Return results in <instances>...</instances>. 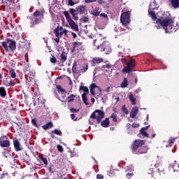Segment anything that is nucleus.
I'll list each match as a JSON object with an SVG mask.
<instances>
[{
  "mask_svg": "<svg viewBox=\"0 0 179 179\" xmlns=\"http://www.w3.org/2000/svg\"><path fill=\"white\" fill-rule=\"evenodd\" d=\"M172 23H174V20L170 17V14L167 13H164L163 16L161 17V19L157 20V24L162 26L166 33H173V31H176V27L171 24Z\"/></svg>",
  "mask_w": 179,
  "mask_h": 179,
  "instance_id": "obj_1",
  "label": "nucleus"
},
{
  "mask_svg": "<svg viewBox=\"0 0 179 179\" xmlns=\"http://www.w3.org/2000/svg\"><path fill=\"white\" fill-rule=\"evenodd\" d=\"M145 144L146 140L136 139L131 143L130 149L134 155H145L149 150Z\"/></svg>",
  "mask_w": 179,
  "mask_h": 179,
  "instance_id": "obj_2",
  "label": "nucleus"
},
{
  "mask_svg": "<svg viewBox=\"0 0 179 179\" xmlns=\"http://www.w3.org/2000/svg\"><path fill=\"white\" fill-rule=\"evenodd\" d=\"M69 13L72 15L74 20H79V16L78 15H86L87 14V9L86 6H78L75 8H70Z\"/></svg>",
  "mask_w": 179,
  "mask_h": 179,
  "instance_id": "obj_3",
  "label": "nucleus"
},
{
  "mask_svg": "<svg viewBox=\"0 0 179 179\" xmlns=\"http://www.w3.org/2000/svg\"><path fill=\"white\" fill-rule=\"evenodd\" d=\"M1 44L2 47L4 48L5 51H6V52L16 50V41L10 38H6L5 41H3Z\"/></svg>",
  "mask_w": 179,
  "mask_h": 179,
  "instance_id": "obj_4",
  "label": "nucleus"
},
{
  "mask_svg": "<svg viewBox=\"0 0 179 179\" xmlns=\"http://www.w3.org/2000/svg\"><path fill=\"white\" fill-rule=\"evenodd\" d=\"M33 16L35 18L34 21L31 22V25L30 27H34L36 24H38L43 22V19H44V12L36 10V11L33 13Z\"/></svg>",
  "mask_w": 179,
  "mask_h": 179,
  "instance_id": "obj_5",
  "label": "nucleus"
},
{
  "mask_svg": "<svg viewBox=\"0 0 179 179\" xmlns=\"http://www.w3.org/2000/svg\"><path fill=\"white\" fill-rule=\"evenodd\" d=\"M63 15H64L70 27L75 30V31H79V27L75 23V21L72 20V18L71 17V15H69V12L64 11Z\"/></svg>",
  "mask_w": 179,
  "mask_h": 179,
  "instance_id": "obj_6",
  "label": "nucleus"
},
{
  "mask_svg": "<svg viewBox=\"0 0 179 179\" xmlns=\"http://www.w3.org/2000/svg\"><path fill=\"white\" fill-rule=\"evenodd\" d=\"M130 16V11H126L122 13L120 16V22L124 26H127V24H129V22H131V20L129 19Z\"/></svg>",
  "mask_w": 179,
  "mask_h": 179,
  "instance_id": "obj_7",
  "label": "nucleus"
},
{
  "mask_svg": "<svg viewBox=\"0 0 179 179\" xmlns=\"http://www.w3.org/2000/svg\"><path fill=\"white\" fill-rule=\"evenodd\" d=\"M0 146L1 148H10V141L6 136H2L0 137Z\"/></svg>",
  "mask_w": 179,
  "mask_h": 179,
  "instance_id": "obj_8",
  "label": "nucleus"
},
{
  "mask_svg": "<svg viewBox=\"0 0 179 179\" xmlns=\"http://www.w3.org/2000/svg\"><path fill=\"white\" fill-rule=\"evenodd\" d=\"M73 48L71 49V52H75V51H82L83 48V43L79 41H74L73 43Z\"/></svg>",
  "mask_w": 179,
  "mask_h": 179,
  "instance_id": "obj_9",
  "label": "nucleus"
},
{
  "mask_svg": "<svg viewBox=\"0 0 179 179\" xmlns=\"http://www.w3.org/2000/svg\"><path fill=\"white\" fill-rule=\"evenodd\" d=\"M148 15H150V16L152 19V20L154 22H155L156 24H157V20H159V19H162V17H163V15H162V16H159V18H157V16L156 15V13H155V11H152L150 9L148 10Z\"/></svg>",
  "mask_w": 179,
  "mask_h": 179,
  "instance_id": "obj_10",
  "label": "nucleus"
},
{
  "mask_svg": "<svg viewBox=\"0 0 179 179\" xmlns=\"http://www.w3.org/2000/svg\"><path fill=\"white\" fill-rule=\"evenodd\" d=\"M95 113H98V115L96 116V121L98 124H100L101 122V120L104 118V111L101 110H96Z\"/></svg>",
  "mask_w": 179,
  "mask_h": 179,
  "instance_id": "obj_11",
  "label": "nucleus"
},
{
  "mask_svg": "<svg viewBox=\"0 0 179 179\" xmlns=\"http://www.w3.org/2000/svg\"><path fill=\"white\" fill-rule=\"evenodd\" d=\"M13 142L14 148L16 150V152H20V150H22V148L20 147V143L19 142V140L15 138Z\"/></svg>",
  "mask_w": 179,
  "mask_h": 179,
  "instance_id": "obj_12",
  "label": "nucleus"
},
{
  "mask_svg": "<svg viewBox=\"0 0 179 179\" xmlns=\"http://www.w3.org/2000/svg\"><path fill=\"white\" fill-rule=\"evenodd\" d=\"M96 87H98L99 90L101 92V88L99 87L96 83H92L90 85V93L92 96H96V92H94V89H96Z\"/></svg>",
  "mask_w": 179,
  "mask_h": 179,
  "instance_id": "obj_13",
  "label": "nucleus"
},
{
  "mask_svg": "<svg viewBox=\"0 0 179 179\" xmlns=\"http://www.w3.org/2000/svg\"><path fill=\"white\" fill-rule=\"evenodd\" d=\"M138 113H139V109L138 107L133 108L130 113V118H135L138 115Z\"/></svg>",
  "mask_w": 179,
  "mask_h": 179,
  "instance_id": "obj_14",
  "label": "nucleus"
},
{
  "mask_svg": "<svg viewBox=\"0 0 179 179\" xmlns=\"http://www.w3.org/2000/svg\"><path fill=\"white\" fill-rule=\"evenodd\" d=\"M100 8L99 7H92V10L91 11V15H93V16L97 17L100 15Z\"/></svg>",
  "mask_w": 179,
  "mask_h": 179,
  "instance_id": "obj_15",
  "label": "nucleus"
},
{
  "mask_svg": "<svg viewBox=\"0 0 179 179\" xmlns=\"http://www.w3.org/2000/svg\"><path fill=\"white\" fill-rule=\"evenodd\" d=\"M101 125L103 128H107V127H110V120H108V117H106L104 120H103L101 122Z\"/></svg>",
  "mask_w": 179,
  "mask_h": 179,
  "instance_id": "obj_16",
  "label": "nucleus"
},
{
  "mask_svg": "<svg viewBox=\"0 0 179 179\" xmlns=\"http://www.w3.org/2000/svg\"><path fill=\"white\" fill-rule=\"evenodd\" d=\"M127 65H128L130 69L135 68V66H136V64H135V59H129V62L127 63Z\"/></svg>",
  "mask_w": 179,
  "mask_h": 179,
  "instance_id": "obj_17",
  "label": "nucleus"
},
{
  "mask_svg": "<svg viewBox=\"0 0 179 179\" xmlns=\"http://www.w3.org/2000/svg\"><path fill=\"white\" fill-rule=\"evenodd\" d=\"M171 3L175 9H177V8H179V0H170Z\"/></svg>",
  "mask_w": 179,
  "mask_h": 179,
  "instance_id": "obj_18",
  "label": "nucleus"
},
{
  "mask_svg": "<svg viewBox=\"0 0 179 179\" xmlns=\"http://www.w3.org/2000/svg\"><path fill=\"white\" fill-rule=\"evenodd\" d=\"M78 66V64L76 62H74L73 64V66H72V72L73 73H76V75H78V73H79V71H78V69H76Z\"/></svg>",
  "mask_w": 179,
  "mask_h": 179,
  "instance_id": "obj_19",
  "label": "nucleus"
},
{
  "mask_svg": "<svg viewBox=\"0 0 179 179\" xmlns=\"http://www.w3.org/2000/svg\"><path fill=\"white\" fill-rule=\"evenodd\" d=\"M0 96L1 97L6 96V90L3 87H0Z\"/></svg>",
  "mask_w": 179,
  "mask_h": 179,
  "instance_id": "obj_20",
  "label": "nucleus"
},
{
  "mask_svg": "<svg viewBox=\"0 0 179 179\" xmlns=\"http://www.w3.org/2000/svg\"><path fill=\"white\" fill-rule=\"evenodd\" d=\"M52 127H54V124H52L51 122H49L45 125H43L42 128L43 129H45L46 131V129H48V128H52Z\"/></svg>",
  "mask_w": 179,
  "mask_h": 179,
  "instance_id": "obj_21",
  "label": "nucleus"
},
{
  "mask_svg": "<svg viewBox=\"0 0 179 179\" xmlns=\"http://www.w3.org/2000/svg\"><path fill=\"white\" fill-rule=\"evenodd\" d=\"M141 135L144 137L145 136V138H149V134L144 130H141V129L140 130V134H138L139 138H142Z\"/></svg>",
  "mask_w": 179,
  "mask_h": 179,
  "instance_id": "obj_22",
  "label": "nucleus"
},
{
  "mask_svg": "<svg viewBox=\"0 0 179 179\" xmlns=\"http://www.w3.org/2000/svg\"><path fill=\"white\" fill-rule=\"evenodd\" d=\"M62 62H65L67 59L66 52H62L60 55Z\"/></svg>",
  "mask_w": 179,
  "mask_h": 179,
  "instance_id": "obj_23",
  "label": "nucleus"
},
{
  "mask_svg": "<svg viewBox=\"0 0 179 179\" xmlns=\"http://www.w3.org/2000/svg\"><path fill=\"white\" fill-rule=\"evenodd\" d=\"M103 52L108 55V54H110V52H111V48L105 45V48H103Z\"/></svg>",
  "mask_w": 179,
  "mask_h": 179,
  "instance_id": "obj_24",
  "label": "nucleus"
},
{
  "mask_svg": "<svg viewBox=\"0 0 179 179\" xmlns=\"http://www.w3.org/2000/svg\"><path fill=\"white\" fill-rule=\"evenodd\" d=\"M129 100L133 106H135V104H136V98L134 96V94L129 95Z\"/></svg>",
  "mask_w": 179,
  "mask_h": 179,
  "instance_id": "obj_25",
  "label": "nucleus"
},
{
  "mask_svg": "<svg viewBox=\"0 0 179 179\" xmlns=\"http://www.w3.org/2000/svg\"><path fill=\"white\" fill-rule=\"evenodd\" d=\"M120 86H121V87H122L124 89V87H128V80L127 79V78H124V80L122 82Z\"/></svg>",
  "mask_w": 179,
  "mask_h": 179,
  "instance_id": "obj_26",
  "label": "nucleus"
},
{
  "mask_svg": "<svg viewBox=\"0 0 179 179\" xmlns=\"http://www.w3.org/2000/svg\"><path fill=\"white\" fill-rule=\"evenodd\" d=\"M82 99L85 106H89V103L87 102V98L86 97V93H83Z\"/></svg>",
  "mask_w": 179,
  "mask_h": 179,
  "instance_id": "obj_27",
  "label": "nucleus"
},
{
  "mask_svg": "<svg viewBox=\"0 0 179 179\" xmlns=\"http://www.w3.org/2000/svg\"><path fill=\"white\" fill-rule=\"evenodd\" d=\"M38 157L45 166L48 165V161L46 157H43V155H39Z\"/></svg>",
  "mask_w": 179,
  "mask_h": 179,
  "instance_id": "obj_28",
  "label": "nucleus"
},
{
  "mask_svg": "<svg viewBox=\"0 0 179 179\" xmlns=\"http://www.w3.org/2000/svg\"><path fill=\"white\" fill-rule=\"evenodd\" d=\"M79 90H83L84 93H85V95H87V93H89V88H87V87H85L83 85L80 86Z\"/></svg>",
  "mask_w": 179,
  "mask_h": 179,
  "instance_id": "obj_29",
  "label": "nucleus"
},
{
  "mask_svg": "<svg viewBox=\"0 0 179 179\" xmlns=\"http://www.w3.org/2000/svg\"><path fill=\"white\" fill-rule=\"evenodd\" d=\"M105 47H106V44L104 43L98 45L97 46H96V50H99L101 52H103V51L104 50Z\"/></svg>",
  "mask_w": 179,
  "mask_h": 179,
  "instance_id": "obj_30",
  "label": "nucleus"
},
{
  "mask_svg": "<svg viewBox=\"0 0 179 179\" xmlns=\"http://www.w3.org/2000/svg\"><path fill=\"white\" fill-rule=\"evenodd\" d=\"M52 134H54L55 135H58L59 136H61L62 135V131L55 129L51 131Z\"/></svg>",
  "mask_w": 179,
  "mask_h": 179,
  "instance_id": "obj_31",
  "label": "nucleus"
},
{
  "mask_svg": "<svg viewBox=\"0 0 179 179\" xmlns=\"http://www.w3.org/2000/svg\"><path fill=\"white\" fill-rule=\"evenodd\" d=\"M173 171H179V164L175 162L172 166Z\"/></svg>",
  "mask_w": 179,
  "mask_h": 179,
  "instance_id": "obj_32",
  "label": "nucleus"
},
{
  "mask_svg": "<svg viewBox=\"0 0 179 179\" xmlns=\"http://www.w3.org/2000/svg\"><path fill=\"white\" fill-rule=\"evenodd\" d=\"M131 69L129 65L127 66L124 67L122 69V72H125L126 73H131Z\"/></svg>",
  "mask_w": 179,
  "mask_h": 179,
  "instance_id": "obj_33",
  "label": "nucleus"
},
{
  "mask_svg": "<svg viewBox=\"0 0 179 179\" xmlns=\"http://www.w3.org/2000/svg\"><path fill=\"white\" fill-rule=\"evenodd\" d=\"M9 73H10L11 78H16V72H15V69H10Z\"/></svg>",
  "mask_w": 179,
  "mask_h": 179,
  "instance_id": "obj_34",
  "label": "nucleus"
},
{
  "mask_svg": "<svg viewBox=\"0 0 179 179\" xmlns=\"http://www.w3.org/2000/svg\"><path fill=\"white\" fill-rule=\"evenodd\" d=\"M94 64H101L103 62V59L101 58H94L93 59Z\"/></svg>",
  "mask_w": 179,
  "mask_h": 179,
  "instance_id": "obj_35",
  "label": "nucleus"
},
{
  "mask_svg": "<svg viewBox=\"0 0 179 179\" xmlns=\"http://www.w3.org/2000/svg\"><path fill=\"white\" fill-rule=\"evenodd\" d=\"M122 111L124 113V114L128 115L129 114V111H128V109L127 108V106L125 105H123L122 106Z\"/></svg>",
  "mask_w": 179,
  "mask_h": 179,
  "instance_id": "obj_36",
  "label": "nucleus"
},
{
  "mask_svg": "<svg viewBox=\"0 0 179 179\" xmlns=\"http://www.w3.org/2000/svg\"><path fill=\"white\" fill-rule=\"evenodd\" d=\"M107 173H108V176H109V177H113L115 171H114V169L110 168V170L107 171Z\"/></svg>",
  "mask_w": 179,
  "mask_h": 179,
  "instance_id": "obj_37",
  "label": "nucleus"
},
{
  "mask_svg": "<svg viewBox=\"0 0 179 179\" xmlns=\"http://www.w3.org/2000/svg\"><path fill=\"white\" fill-rule=\"evenodd\" d=\"M110 118L113 119V122H117L118 121V119H117V114L115 113H112Z\"/></svg>",
  "mask_w": 179,
  "mask_h": 179,
  "instance_id": "obj_38",
  "label": "nucleus"
},
{
  "mask_svg": "<svg viewBox=\"0 0 179 179\" xmlns=\"http://www.w3.org/2000/svg\"><path fill=\"white\" fill-rule=\"evenodd\" d=\"M76 97L75 94H71L70 96H68V103H71V101H73L75 100L73 98Z\"/></svg>",
  "mask_w": 179,
  "mask_h": 179,
  "instance_id": "obj_39",
  "label": "nucleus"
},
{
  "mask_svg": "<svg viewBox=\"0 0 179 179\" xmlns=\"http://www.w3.org/2000/svg\"><path fill=\"white\" fill-rule=\"evenodd\" d=\"M80 22H83L84 23H87V22H89V17L83 16V17H81Z\"/></svg>",
  "mask_w": 179,
  "mask_h": 179,
  "instance_id": "obj_40",
  "label": "nucleus"
},
{
  "mask_svg": "<svg viewBox=\"0 0 179 179\" xmlns=\"http://www.w3.org/2000/svg\"><path fill=\"white\" fill-rule=\"evenodd\" d=\"M87 69H89V65L87 64L85 66L83 67V69L80 70V72L82 73H85V72H86Z\"/></svg>",
  "mask_w": 179,
  "mask_h": 179,
  "instance_id": "obj_41",
  "label": "nucleus"
},
{
  "mask_svg": "<svg viewBox=\"0 0 179 179\" xmlns=\"http://www.w3.org/2000/svg\"><path fill=\"white\" fill-rule=\"evenodd\" d=\"M6 87H9V86H15V81H13V80H10L8 83V84H6Z\"/></svg>",
  "mask_w": 179,
  "mask_h": 179,
  "instance_id": "obj_42",
  "label": "nucleus"
},
{
  "mask_svg": "<svg viewBox=\"0 0 179 179\" xmlns=\"http://www.w3.org/2000/svg\"><path fill=\"white\" fill-rule=\"evenodd\" d=\"M57 148L58 152H60V153H62V152H64V148L62 147V145H57Z\"/></svg>",
  "mask_w": 179,
  "mask_h": 179,
  "instance_id": "obj_43",
  "label": "nucleus"
},
{
  "mask_svg": "<svg viewBox=\"0 0 179 179\" xmlns=\"http://www.w3.org/2000/svg\"><path fill=\"white\" fill-rule=\"evenodd\" d=\"M57 89L59 90V92H61L62 93H65V90L61 87V85H57Z\"/></svg>",
  "mask_w": 179,
  "mask_h": 179,
  "instance_id": "obj_44",
  "label": "nucleus"
},
{
  "mask_svg": "<svg viewBox=\"0 0 179 179\" xmlns=\"http://www.w3.org/2000/svg\"><path fill=\"white\" fill-rule=\"evenodd\" d=\"M96 113H97V112H96V110L94 111V112L91 114L90 118H92L93 120H97V116H96Z\"/></svg>",
  "mask_w": 179,
  "mask_h": 179,
  "instance_id": "obj_45",
  "label": "nucleus"
},
{
  "mask_svg": "<svg viewBox=\"0 0 179 179\" xmlns=\"http://www.w3.org/2000/svg\"><path fill=\"white\" fill-rule=\"evenodd\" d=\"M99 16H101V17H103V19H108V16L104 13L99 14Z\"/></svg>",
  "mask_w": 179,
  "mask_h": 179,
  "instance_id": "obj_46",
  "label": "nucleus"
},
{
  "mask_svg": "<svg viewBox=\"0 0 179 179\" xmlns=\"http://www.w3.org/2000/svg\"><path fill=\"white\" fill-rule=\"evenodd\" d=\"M50 62L52 64H55L57 62V58L52 56V57H50Z\"/></svg>",
  "mask_w": 179,
  "mask_h": 179,
  "instance_id": "obj_47",
  "label": "nucleus"
},
{
  "mask_svg": "<svg viewBox=\"0 0 179 179\" xmlns=\"http://www.w3.org/2000/svg\"><path fill=\"white\" fill-rule=\"evenodd\" d=\"M168 143L169 148H171V146H173V144L174 143V139H169Z\"/></svg>",
  "mask_w": 179,
  "mask_h": 179,
  "instance_id": "obj_48",
  "label": "nucleus"
},
{
  "mask_svg": "<svg viewBox=\"0 0 179 179\" xmlns=\"http://www.w3.org/2000/svg\"><path fill=\"white\" fill-rule=\"evenodd\" d=\"M31 124H32V125H34V127H38L37 120H36V119H32L31 120Z\"/></svg>",
  "mask_w": 179,
  "mask_h": 179,
  "instance_id": "obj_49",
  "label": "nucleus"
},
{
  "mask_svg": "<svg viewBox=\"0 0 179 179\" xmlns=\"http://www.w3.org/2000/svg\"><path fill=\"white\" fill-rule=\"evenodd\" d=\"M49 135L50 138H52V139H57V136H55V135L54 134V133H52V131H50L49 133Z\"/></svg>",
  "mask_w": 179,
  "mask_h": 179,
  "instance_id": "obj_50",
  "label": "nucleus"
},
{
  "mask_svg": "<svg viewBox=\"0 0 179 179\" xmlns=\"http://www.w3.org/2000/svg\"><path fill=\"white\" fill-rule=\"evenodd\" d=\"M70 111L71 113H79V109H76V108H70Z\"/></svg>",
  "mask_w": 179,
  "mask_h": 179,
  "instance_id": "obj_51",
  "label": "nucleus"
},
{
  "mask_svg": "<svg viewBox=\"0 0 179 179\" xmlns=\"http://www.w3.org/2000/svg\"><path fill=\"white\" fill-rule=\"evenodd\" d=\"M131 127H133V128H139V124H138V123H133L132 124H131Z\"/></svg>",
  "mask_w": 179,
  "mask_h": 179,
  "instance_id": "obj_52",
  "label": "nucleus"
},
{
  "mask_svg": "<svg viewBox=\"0 0 179 179\" xmlns=\"http://www.w3.org/2000/svg\"><path fill=\"white\" fill-rule=\"evenodd\" d=\"M103 178H104V176H103L101 174L96 175V179H103Z\"/></svg>",
  "mask_w": 179,
  "mask_h": 179,
  "instance_id": "obj_53",
  "label": "nucleus"
},
{
  "mask_svg": "<svg viewBox=\"0 0 179 179\" xmlns=\"http://www.w3.org/2000/svg\"><path fill=\"white\" fill-rule=\"evenodd\" d=\"M68 3L69 6H73V5H75V3H73V0H69Z\"/></svg>",
  "mask_w": 179,
  "mask_h": 179,
  "instance_id": "obj_54",
  "label": "nucleus"
},
{
  "mask_svg": "<svg viewBox=\"0 0 179 179\" xmlns=\"http://www.w3.org/2000/svg\"><path fill=\"white\" fill-rule=\"evenodd\" d=\"M54 33L55 34L57 33H59V26H57L55 29H54Z\"/></svg>",
  "mask_w": 179,
  "mask_h": 179,
  "instance_id": "obj_55",
  "label": "nucleus"
},
{
  "mask_svg": "<svg viewBox=\"0 0 179 179\" xmlns=\"http://www.w3.org/2000/svg\"><path fill=\"white\" fill-rule=\"evenodd\" d=\"M97 0H85L86 3H92V2H96Z\"/></svg>",
  "mask_w": 179,
  "mask_h": 179,
  "instance_id": "obj_56",
  "label": "nucleus"
},
{
  "mask_svg": "<svg viewBox=\"0 0 179 179\" xmlns=\"http://www.w3.org/2000/svg\"><path fill=\"white\" fill-rule=\"evenodd\" d=\"M150 127V125H148L145 127H143V128H141V130L146 131H148V129H149Z\"/></svg>",
  "mask_w": 179,
  "mask_h": 179,
  "instance_id": "obj_57",
  "label": "nucleus"
},
{
  "mask_svg": "<svg viewBox=\"0 0 179 179\" xmlns=\"http://www.w3.org/2000/svg\"><path fill=\"white\" fill-rule=\"evenodd\" d=\"M132 176H134V173H127L126 174L127 178H131V177H132Z\"/></svg>",
  "mask_w": 179,
  "mask_h": 179,
  "instance_id": "obj_58",
  "label": "nucleus"
},
{
  "mask_svg": "<svg viewBox=\"0 0 179 179\" xmlns=\"http://www.w3.org/2000/svg\"><path fill=\"white\" fill-rule=\"evenodd\" d=\"M71 157H73L74 156H76V152L70 151Z\"/></svg>",
  "mask_w": 179,
  "mask_h": 179,
  "instance_id": "obj_59",
  "label": "nucleus"
},
{
  "mask_svg": "<svg viewBox=\"0 0 179 179\" xmlns=\"http://www.w3.org/2000/svg\"><path fill=\"white\" fill-rule=\"evenodd\" d=\"M63 34H64L65 36H66V34H68V30H66V29H64L63 31Z\"/></svg>",
  "mask_w": 179,
  "mask_h": 179,
  "instance_id": "obj_60",
  "label": "nucleus"
},
{
  "mask_svg": "<svg viewBox=\"0 0 179 179\" xmlns=\"http://www.w3.org/2000/svg\"><path fill=\"white\" fill-rule=\"evenodd\" d=\"M103 68H106L107 69H110L111 68V66L110 64H106L103 66Z\"/></svg>",
  "mask_w": 179,
  "mask_h": 179,
  "instance_id": "obj_61",
  "label": "nucleus"
},
{
  "mask_svg": "<svg viewBox=\"0 0 179 179\" xmlns=\"http://www.w3.org/2000/svg\"><path fill=\"white\" fill-rule=\"evenodd\" d=\"M48 170L50 173H51V174H54V171L52 170V168L51 166L49 167Z\"/></svg>",
  "mask_w": 179,
  "mask_h": 179,
  "instance_id": "obj_62",
  "label": "nucleus"
},
{
  "mask_svg": "<svg viewBox=\"0 0 179 179\" xmlns=\"http://www.w3.org/2000/svg\"><path fill=\"white\" fill-rule=\"evenodd\" d=\"M71 34L73 36V38H76V37H78V36L74 32H71Z\"/></svg>",
  "mask_w": 179,
  "mask_h": 179,
  "instance_id": "obj_63",
  "label": "nucleus"
},
{
  "mask_svg": "<svg viewBox=\"0 0 179 179\" xmlns=\"http://www.w3.org/2000/svg\"><path fill=\"white\" fill-rule=\"evenodd\" d=\"M55 41L57 43V44L59 43V38H55Z\"/></svg>",
  "mask_w": 179,
  "mask_h": 179,
  "instance_id": "obj_64",
  "label": "nucleus"
}]
</instances>
